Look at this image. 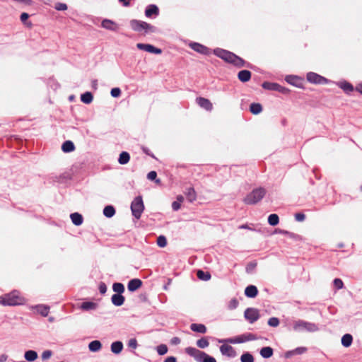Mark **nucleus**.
I'll return each instance as SVG.
<instances>
[{"label":"nucleus","instance_id":"nucleus-1","mask_svg":"<svg viewBox=\"0 0 362 362\" xmlns=\"http://www.w3.org/2000/svg\"><path fill=\"white\" fill-rule=\"evenodd\" d=\"M214 53L224 61L233 64L236 66L243 67L245 65V62L243 59L229 51L216 48L214 50Z\"/></svg>","mask_w":362,"mask_h":362},{"label":"nucleus","instance_id":"nucleus-2","mask_svg":"<svg viewBox=\"0 0 362 362\" xmlns=\"http://www.w3.org/2000/svg\"><path fill=\"white\" fill-rule=\"evenodd\" d=\"M23 303L24 298L16 290L0 296V304L4 306H15L23 304Z\"/></svg>","mask_w":362,"mask_h":362},{"label":"nucleus","instance_id":"nucleus-3","mask_svg":"<svg viewBox=\"0 0 362 362\" xmlns=\"http://www.w3.org/2000/svg\"><path fill=\"white\" fill-rule=\"evenodd\" d=\"M132 29L136 32L140 33L144 35L156 32V28L145 21L139 20H132L130 21Z\"/></svg>","mask_w":362,"mask_h":362},{"label":"nucleus","instance_id":"nucleus-4","mask_svg":"<svg viewBox=\"0 0 362 362\" xmlns=\"http://www.w3.org/2000/svg\"><path fill=\"white\" fill-rule=\"evenodd\" d=\"M185 353L193 357L197 362H216L213 356L194 347H187Z\"/></svg>","mask_w":362,"mask_h":362},{"label":"nucleus","instance_id":"nucleus-5","mask_svg":"<svg viewBox=\"0 0 362 362\" xmlns=\"http://www.w3.org/2000/svg\"><path fill=\"white\" fill-rule=\"evenodd\" d=\"M266 191L264 188L259 187L253 189L243 199L246 204H255L264 197Z\"/></svg>","mask_w":362,"mask_h":362},{"label":"nucleus","instance_id":"nucleus-6","mask_svg":"<svg viewBox=\"0 0 362 362\" xmlns=\"http://www.w3.org/2000/svg\"><path fill=\"white\" fill-rule=\"evenodd\" d=\"M293 329L296 332L307 331L309 332H317L319 329L316 324L302 320L295 321L293 325Z\"/></svg>","mask_w":362,"mask_h":362},{"label":"nucleus","instance_id":"nucleus-7","mask_svg":"<svg viewBox=\"0 0 362 362\" xmlns=\"http://www.w3.org/2000/svg\"><path fill=\"white\" fill-rule=\"evenodd\" d=\"M144 206L141 197L139 196L134 199L131 204V210L132 215L136 218H140L144 211Z\"/></svg>","mask_w":362,"mask_h":362},{"label":"nucleus","instance_id":"nucleus-8","mask_svg":"<svg viewBox=\"0 0 362 362\" xmlns=\"http://www.w3.org/2000/svg\"><path fill=\"white\" fill-rule=\"evenodd\" d=\"M245 318L251 324L259 318V311L256 308H248L244 312Z\"/></svg>","mask_w":362,"mask_h":362},{"label":"nucleus","instance_id":"nucleus-9","mask_svg":"<svg viewBox=\"0 0 362 362\" xmlns=\"http://www.w3.org/2000/svg\"><path fill=\"white\" fill-rule=\"evenodd\" d=\"M306 78L310 83L315 84H324L327 82V78L314 72L308 73Z\"/></svg>","mask_w":362,"mask_h":362},{"label":"nucleus","instance_id":"nucleus-10","mask_svg":"<svg viewBox=\"0 0 362 362\" xmlns=\"http://www.w3.org/2000/svg\"><path fill=\"white\" fill-rule=\"evenodd\" d=\"M136 47L139 49L144 50L146 52L156 54H160L162 52V50L160 49L155 47L154 46L150 44L138 43L136 45Z\"/></svg>","mask_w":362,"mask_h":362},{"label":"nucleus","instance_id":"nucleus-11","mask_svg":"<svg viewBox=\"0 0 362 362\" xmlns=\"http://www.w3.org/2000/svg\"><path fill=\"white\" fill-rule=\"evenodd\" d=\"M262 88L267 90H276L281 93H285L286 89L279 84L271 82H264L262 85Z\"/></svg>","mask_w":362,"mask_h":362},{"label":"nucleus","instance_id":"nucleus-12","mask_svg":"<svg viewBox=\"0 0 362 362\" xmlns=\"http://www.w3.org/2000/svg\"><path fill=\"white\" fill-rule=\"evenodd\" d=\"M221 353L228 357H234L236 355L235 351L233 348V346L228 344H223L220 346Z\"/></svg>","mask_w":362,"mask_h":362},{"label":"nucleus","instance_id":"nucleus-13","mask_svg":"<svg viewBox=\"0 0 362 362\" xmlns=\"http://www.w3.org/2000/svg\"><path fill=\"white\" fill-rule=\"evenodd\" d=\"M101 25L103 28L112 31H117L119 29V25L115 22L110 19H104L102 21Z\"/></svg>","mask_w":362,"mask_h":362},{"label":"nucleus","instance_id":"nucleus-14","mask_svg":"<svg viewBox=\"0 0 362 362\" xmlns=\"http://www.w3.org/2000/svg\"><path fill=\"white\" fill-rule=\"evenodd\" d=\"M190 47L194 50L195 52L203 54H209L210 53L209 49L199 43L193 42L190 44Z\"/></svg>","mask_w":362,"mask_h":362},{"label":"nucleus","instance_id":"nucleus-15","mask_svg":"<svg viewBox=\"0 0 362 362\" xmlns=\"http://www.w3.org/2000/svg\"><path fill=\"white\" fill-rule=\"evenodd\" d=\"M197 102L201 107L206 110L211 111L213 109L212 103L206 98L199 97L197 98Z\"/></svg>","mask_w":362,"mask_h":362},{"label":"nucleus","instance_id":"nucleus-16","mask_svg":"<svg viewBox=\"0 0 362 362\" xmlns=\"http://www.w3.org/2000/svg\"><path fill=\"white\" fill-rule=\"evenodd\" d=\"M142 286V281L139 279H133L128 283L127 288L131 292H134Z\"/></svg>","mask_w":362,"mask_h":362},{"label":"nucleus","instance_id":"nucleus-17","mask_svg":"<svg viewBox=\"0 0 362 362\" xmlns=\"http://www.w3.org/2000/svg\"><path fill=\"white\" fill-rule=\"evenodd\" d=\"M159 14V9L155 4L148 5L145 10V16L151 18L153 15L157 16Z\"/></svg>","mask_w":362,"mask_h":362},{"label":"nucleus","instance_id":"nucleus-18","mask_svg":"<svg viewBox=\"0 0 362 362\" xmlns=\"http://www.w3.org/2000/svg\"><path fill=\"white\" fill-rule=\"evenodd\" d=\"M125 300L124 297L119 293H115L112 296L111 301L113 305L115 306H121L124 304Z\"/></svg>","mask_w":362,"mask_h":362},{"label":"nucleus","instance_id":"nucleus-19","mask_svg":"<svg viewBox=\"0 0 362 362\" xmlns=\"http://www.w3.org/2000/svg\"><path fill=\"white\" fill-rule=\"evenodd\" d=\"M258 293L257 288L255 286L250 285L245 289V295L248 298H255Z\"/></svg>","mask_w":362,"mask_h":362},{"label":"nucleus","instance_id":"nucleus-20","mask_svg":"<svg viewBox=\"0 0 362 362\" xmlns=\"http://www.w3.org/2000/svg\"><path fill=\"white\" fill-rule=\"evenodd\" d=\"M71 220L75 226H81L83 223V216L81 214L75 212L70 215Z\"/></svg>","mask_w":362,"mask_h":362},{"label":"nucleus","instance_id":"nucleus-21","mask_svg":"<svg viewBox=\"0 0 362 362\" xmlns=\"http://www.w3.org/2000/svg\"><path fill=\"white\" fill-rule=\"evenodd\" d=\"M238 78L242 82H247L251 78V72L248 70H241L238 72Z\"/></svg>","mask_w":362,"mask_h":362},{"label":"nucleus","instance_id":"nucleus-22","mask_svg":"<svg viewBox=\"0 0 362 362\" xmlns=\"http://www.w3.org/2000/svg\"><path fill=\"white\" fill-rule=\"evenodd\" d=\"M185 194L189 202H193L197 199V193L193 187L187 188Z\"/></svg>","mask_w":362,"mask_h":362},{"label":"nucleus","instance_id":"nucleus-23","mask_svg":"<svg viewBox=\"0 0 362 362\" xmlns=\"http://www.w3.org/2000/svg\"><path fill=\"white\" fill-rule=\"evenodd\" d=\"M190 329L193 332L204 334L206 332V327L203 324L192 323L190 325Z\"/></svg>","mask_w":362,"mask_h":362},{"label":"nucleus","instance_id":"nucleus-24","mask_svg":"<svg viewBox=\"0 0 362 362\" xmlns=\"http://www.w3.org/2000/svg\"><path fill=\"white\" fill-rule=\"evenodd\" d=\"M123 349V344L120 341L112 342L111 344V351L112 353L118 354Z\"/></svg>","mask_w":362,"mask_h":362},{"label":"nucleus","instance_id":"nucleus-25","mask_svg":"<svg viewBox=\"0 0 362 362\" xmlns=\"http://www.w3.org/2000/svg\"><path fill=\"white\" fill-rule=\"evenodd\" d=\"M25 359L29 362L35 361L37 358V353L33 350H29L25 352Z\"/></svg>","mask_w":362,"mask_h":362},{"label":"nucleus","instance_id":"nucleus-26","mask_svg":"<svg viewBox=\"0 0 362 362\" xmlns=\"http://www.w3.org/2000/svg\"><path fill=\"white\" fill-rule=\"evenodd\" d=\"M62 149L65 153H69L74 151L75 146L71 141H66L63 143Z\"/></svg>","mask_w":362,"mask_h":362},{"label":"nucleus","instance_id":"nucleus-27","mask_svg":"<svg viewBox=\"0 0 362 362\" xmlns=\"http://www.w3.org/2000/svg\"><path fill=\"white\" fill-rule=\"evenodd\" d=\"M102 344L98 340H94L89 343L88 349L90 351L96 352L101 349Z\"/></svg>","mask_w":362,"mask_h":362},{"label":"nucleus","instance_id":"nucleus-28","mask_svg":"<svg viewBox=\"0 0 362 362\" xmlns=\"http://www.w3.org/2000/svg\"><path fill=\"white\" fill-rule=\"evenodd\" d=\"M130 160V155L127 151H122L119 154V157L118 158V162L121 165H125L129 163Z\"/></svg>","mask_w":362,"mask_h":362},{"label":"nucleus","instance_id":"nucleus-29","mask_svg":"<svg viewBox=\"0 0 362 362\" xmlns=\"http://www.w3.org/2000/svg\"><path fill=\"white\" fill-rule=\"evenodd\" d=\"M260 355L264 358H269L273 355V349L270 346L263 347L260 350Z\"/></svg>","mask_w":362,"mask_h":362},{"label":"nucleus","instance_id":"nucleus-30","mask_svg":"<svg viewBox=\"0 0 362 362\" xmlns=\"http://www.w3.org/2000/svg\"><path fill=\"white\" fill-rule=\"evenodd\" d=\"M250 111L254 115H258L262 111V106L260 103H253L250 106Z\"/></svg>","mask_w":362,"mask_h":362},{"label":"nucleus","instance_id":"nucleus-31","mask_svg":"<svg viewBox=\"0 0 362 362\" xmlns=\"http://www.w3.org/2000/svg\"><path fill=\"white\" fill-rule=\"evenodd\" d=\"M352 341H353V337H352V336L350 334H345L341 337V344L344 347L350 346L351 343H352Z\"/></svg>","mask_w":362,"mask_h":362},{"label":"nucleus","instance_id":"nucleus-32","mask_svg":"<svg viewBox=\"0 0 362 362\" xmlns=\"http://www.w3.org/2000/svg\"><path fill=\"white\" fill-rule=\"evenodd\" d=\"M226 341L230 343V344H240L246 342V339L245 338V335H239L233 338H230L226 339Z\"/></svg>","mask_w":362,"mask_h":362},{"label":"nucleus","instance_id":"nucleus-33","mask_svg":"<svg viewBox=\"0 0 362 362\" xmlns=\"http://www.w3.org/2000/svg\"><path fill=\"white\" fill-rule=\"evenodd\" d=\"M93 100V96L90 92H86L81 95V100L85 104H90Z\"/></svg>","mask_w":362,"mask_h":362},{"label":"nucleus","instance_id":"nucleus-34","mask_svg":"<svg viewBox=\"0 0 362 362\" xmlns=\"http://www.w3.org/2000/svg\"><path fill=\"white\" fill-rule=\"evenodd\" d=\"M103 214L107 218H111L115 214V209L111 205L106 206L103 209Z\"/></svg>","mask_w":362,"mask_h":362},{"label":"nucleus","instance_id":"nucleus-35","mask_svg":"<svg viewBox=\"0 0 362 362\" xmlns=\"http://www.w3.org/2000/svg\"><path fill=\"white\" fill-rule=\"evenodd\" d=\"M80 307L83 310H91L96 309L98 305L93 302H84L81 305Z\"/></svg>","mask_w":362,"mask_h":362},{"label":"nucleus","instance_id":"nucleus-36","mask_svg":"<svg viewBox=\"0 0 362 362\" xmlns=\"http://www.w3.org/2000/svg\"><path fill=\"white\" fill-rule=\"evenodd\" d=\"M198 279L203 281H209L211 279V274L209 272H205L202 270H198L197 273Z\"/></svg>","mask_w":362,"mask_h":362},{"label":"nucleus","instance_id":"nucleus-37","mask_svg":"<svg viewBox=\"0 0 362 362\" xmlns=\"http://www.w3.org/2000/svg\"><path fill=\"white\" fill-rule=\"evenodd\" d=\"M339 87L346 93H350L354 90L353 86L346 81L340 83Z\"/></svg>","mask_w":362,"mask_h":362},{"label":"nucleus","instance_id":"nucleus-38","mask_svg":"<svg viewBox=\"0 0 362 362\" xmlns=\"http://www.w3.org/2000/svg\"><path fill=\"white\" fill-rule=\"evenodd\" d=\"M279 222V218L277 214H270L268 217V223L269 225L272 226H276Z\"/></svg>","mask_w":362,"mask_h":362},{"label":"nucleus","instance_id":"nucleus-39","mask_svg":"<svg viewBox=\"0 0 362 362\" xmlns=\"http://www.w3.org/2000/svg\"><path fill=\"white\" fill-rule=\"evenodd\" d=\"M112 289L117 293L122 294L124 291V286L122 283H114Z\"/></svg>","mask_w":362,"mask_h":362},{"label":"nucleus","instance_id":"nucleus-40","mask_svg":"<svg viewBox=\"0 0 362 362\" xmlns=\"http://www.w3.org/2000/svg\"><path fill=\"white\" fill-rule=\"evenodd\" d=\"M197 345L199 348L204 349L209 345V342L206 338L202 337L197 341Z\"/></svg>","mask_w":362,"mask_h":362},{"label":"nucleus","instance_id":"nucleus-41","mask_svg":"<svg viewBox=\"0 0 362 362\" xmlns=\"http://www.w3.org/2000/svg\"><path fill=\"white\" fill-rule=\"evenodd\" d=\"M241 362H254V357L250 353H245L240 356Z\"/></svg>","mask_w":362,"mask_h":362},{"label":"nucleus","instance_id":"nucleus-42","mask_svg":"<svg viewBox=\"0 0 362 362\" xmlns=\"http://www.w3.org/2000/svg\"><path fill=\"white\" fill-rule=\"evenodd\" d=\"M286 81L291 85H293L295 86H298V85L297 84V82L299 81V78L297 76H292V75L287 76L286 77Z\"/></svg>","mask_w":362,"mask_h":362},{"label":"nucleus","instance_id":"nucleus-43","mask_svg":"<svg viewBox=\"0 0 362 362\" xmlns=\"http://www.w3.org/2000/svg\"><path fill=\"white\" fill-rule=\"evenodd\" d=\"M37 311L44 317H46L49 314V307L45 305H39L37 307Z\"/></svg>","mask_w":362,"mask_h":362},{"label":"nucleus","instance_id":"nucleus-44","mask_svg":"<svg viewBox=\"0 0 362 362\" xmlns=\"http://www.w3.org/2000/svg\"><path fill=\"white\" fill-rule=\"evenodd\" d=\"M28 18H29V15L27 13H22L21 15V17H20L21 21L23 24L26 25L28 27H31L32 23L27 22V20Z\"/></svg>","mask_w":362,"mask_h":362},{"label":"nucleus","instance_id":"nucleus-45","mask_svg":"<svg viewBox=\"0 0 362 362\" xmlns=\"http://www.w3.org/2000/svg\"><path fill=\"white\" fill-rule=\"evenodd\" d=\"M157 245L160 247H164L167 245L166 238L163 235H160L157 238Z\"/></svg>","mask_w":362,"mask_h":362},{"label":"nucleus","instance_id":"nucleus-46","mask_svg":"<svg viewBox=\"0 0 362 362\" xmlns=\"http://www.w3.org/2000/svg\"><path fill=\"white\" fill-rule=\"evenodd\" d=\"M268 325L273 327H276L279 325V320L277 317H272L268 320Z\"/></svg>","mask_w":362,"mask_h":362},{"label":"nucleus","instance_id":"nucleus-47","mask_svg":"<svg viewBox=\"0 0 362 362\" xmlns=\"http://www.w3.org/2000/svg\"><path fill=\"white\" fill-rule=\"evenodd\" d=\"M156 349L159 355H164L168 352V347L165 344H160L158 346Z\"/></svg>","mask_w":362,"mask_h":362},{"label":"nucleus","instance_id":"nucleus-48","mask_svg":"<svg viewBox=\"0 0 362 362\" xmlns=\"http://www.w3.org/2000/svg\"><path fill=\"white\" fill-rule=\"evenodd\" d=\"M307 351L306 347H298L295 349L294 350L290 351L289 353L291 354H303Z\"/></svg>","mask_w":362,"mask_h":362},{"label":"nucleus","instance_id":"nucleus-49","mask_svg":"<svg viewBox=\"0 0 362 362\" xmlns=\"http://www.w3.org/2000/svg\"><path fill=\"white\" fill-rule=\"evenodd\" d=\"M157 177V173L156 171H151L147 175V178L150 180H156L157 183H159L160 180L159 179L156 180Z\"/></svg>","mask_w":362,"mask_h":362},{"label":"nucleus","instance_id":"nucleus-50","mask_svg":"<svg viewBox=\"0 0 362 362\" xmlns=\"http://www.w3.org/2000/svg\"><path fill=\"white\" fill-rule=\"evenodd\" d=\"M239 303L238 301V300L236 298H233L230 300L229 303H228V309L230 310H234L235 309L238 305Z\"/></svg>","mask_w":362,"mask_h":362},{"label":"nucleus","instance_id":"nucleus-51","mask_svg":"<svg viewBox=\"0 0 362 362\" xmlns=\"http://www.w3.org/2000/svg\"><path fill=\"white\" fill-rule=\"evenodd\" d=\"M110 94L113 98H117L121 95V90L119 88H113L111 90Z\"/></svg>","mask_w":362,"mask_h":362},{"label":"nucleus","instance_id":"nucleus-52","mask_svg":"<svg viewBox=\"0 0 362 362\" xmlns=\"http://www.w3.org/2000/svg\"><path fill=\"white\" fill-rule=\"evenodd\" d=\"M334 283V286L337 288V289H341L343 288L344 286V284H343V281L340 279H335L333 281Z\"/></svg>","mask_w":362,"mask_h":362},{"label":"nucleus","instance_id":"nucleus-53","mask_svg":"<svg viewBox=\"0 0 362 362\" xmlns=\"http://www.w3.org/2000/svg\"><path fill=\"white\" fill-rule=\"evenodd\" d=\"M54 8L57 11H65L67 9V6L64 3H57L55 4Z\"/></svg>","mask_w":362,"mask_h":362},{"label":"nucleus","instance_id":"nucleus-54","mask_svg":"<svg viewBox=\"0 0 362 362\" xmlns=\"http://www.w3.org/2000/svg\"><path fill=\"white\" fill-rule=\"evenodd\" d=\"M52 351H50V350L44 351L42 354V359L47 360L52 356Z\"/></svg>","mask_w":362,"mask_h":362},{"label":"nucleus","instance_id":"nucleus-55","mask_svg":"<svg viewBox=\"0 0 362 362\" xmlns=\"http://www.w3.org/2000/svg\"><path fill=\"white\" fill-rule=\"evenodd\" d=\"M137 341L135 338L131 339L128 341V346L129 348L135 349L137 347Z\"/></svg>","mask_w":362,"mask_h":362},{"label":"nucleus","instance_id":"nucleus-56","mask_svg":"<svg viewBox=\"0 0 362 362\" xmlns=\"http://www.w3.org/2000/svg\"><path fill=\"white\" fill-rule=\"evenodd\" d=\"M295 219L298 222H302L305 219V216L303 213H297L295 214Z\"/></svg>","mask_w":362,"mask_h":362},{"label":"nucleus","instance_id":"nucleus-57","mask_svg":"<svg viewBox=\"0 0 362 362\" xmlns=\"http://www.w3.org/2000/svg\"><path fill=\"white\" fill-rule=\"evenodd\" d=\"M98 288L101 294H105L107 291V286L103 282L100 283Z\"/></svg>","mask_w":362,"mask_h":362},{"label":"nucleus","instance_id":"nucleus-58","mask_svg":"<svg viewBox=\"0 0 362 362\" xmlns=\"http://www.w3.org/2000/svg\"><path fill=\"white\" fill-rule=\"evenodd\" d=\"M244 335H245V338L246 339V341H252V340L257 339V337L253 334L247 333V334H244Z\"/></svg>","mask_w":362,"mask_h":362},{"label":"nucleus","instance_id":"nucleus-59","mask_svg":"<svg viewBox=\"0 0 362 362\" xmlns=\"http://www.w3.org/2000/svg\"><path fill=\"white\" fill-rule=\"evenodd\" d=\"M181 204L178 202H173L172 203V209L173 211H178L180 209Z\"/></svg>","mask_w":362,"mask_h":362},{"label":"nucleus","instance_id":"nucleus-60","mask_svg":"<svg viewBox=\"0 0 362 362\" xmlns=\"http://www.w3.org/2000/svg\"><path fill=\"white\" fill-rule=\"evenodd\" d=\"M180 339L177 337H173L170 340V343L173 345H177L180 343Z\"/></svg>","mask_w":362,"mask_h":362},{"label":"nucleus","instance_id":"nucleus-61","mask_svg":"<svg viewBox=\"0 0 362 362\" xmlns=\"http://www.w3.org/2000/svg\"><path fill=\"white\" fill-rule=\"evenodd\" d=\"M164 362H177V359L174 356H169L165 359Z\"/></svg>","mask_w":362,"mask_h":362},{"label":"nucleus","instance_id":"nucleus-62","mask_svg":"<svg viewBox=\"0 0 362 362\" xmlns=\"http://www.w3.org/2000/svg\"><path fill=\"white\" fill-rule=\"evenodd\" d=\"M255 267H256V263H250L246 268L247 272H249L250 270L253 269Z\"/></svg>","mask_w":362,"mask_h":362},{"label":"nucleus","instance_id":"nucleus-63","mask_svg":"<svg viewBox=\"0 0 362 362\" xmlns=\"http://www.w3.org/2000/svg\"><path fill=\"white\" fill-rule=\"evenodd\" d=\"M8 358V356L6 354H1L0 356V362H5Z\"/></svg>","mask_w":362,"mask_h":362},{"label":"nucleus","instance_id":"nucleus-64","mask_svg":"<svg viewBox=\"0 0 362 362\" xmlns=\"http://www.w3.org/2000/svg\"><path fill=\"white\" fill-rule=\"evenodd\" d=\"M356 90L362 94V83L356 86Z\"/></svg>","mask_w":362,"mask_h":362}]
</instances>
